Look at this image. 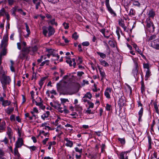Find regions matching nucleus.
Instances as JSON below:
<instances>
[{"mask_svg":"<svg viewBox=\"0 0 159 159\" xmlns=\"http://www.w3.org/2000/svg\"><path fill=\"white\" fill-rule=\"evenodd\" d=\"M75 151L76 152H79L80 153H81L82 151V149H79L78 148L76 147L75 148Z\"/></svg>","mask_w":159,"mask_h":159,"instance_id":"nucleus-51","label":"nucleus"},{"mask_svg":"<svg viewBox=\"0 0 159 159\" xmlns=\"http://www.w3.org/2000/svg\"><path fill=\"white\" fill-rule=\"evenodd\" d=\"M151 75V72L150 71V70H147L146 73L145 79V80H148Z\"/></svg>","mask_w":159,"mask_h":159,"instance_id":"nucleus-18","label":"nucleus"},{"mask_svg":"<svg viewBox=\"0 0 159 159\" xmlns=\"http://www.w3.org/2000/svg\"><path fill=\"white\" fill-rule=\"evenodd\" d=\"M2 142H4L5 144H7L8 142V140L6 137H5L4 139L2 141Z\"/></svg>","mask_w":159,"mask_h":159,"instance_id":"nucleus-53","label":"nucleus"},{"mask_svg":"<svg viewBox=\"0 0 159 159\" xmlns=\"http://www.w3.org/2000/svg\"><path fill=\"white\" fill-rule=\"evenodd\" d=\"M143 67L144 68L147 69V70H149V64L148 63H143Z\"/></svg>","mask_w":159,"mask_h":159,"instance_id":"nucleus-41","label":"nucleus"},{"mask_svg":"<svg viewBox=\"0 0 159 159\" xmlns=\"http://www.w3.org/2000/svg\"><path fill=\"white\" fill-rule=\"evenodd\" d=\"M153 105L154 106V108L156 110V112L157 113H158L159 112V111L157 103L156 102H153Z\"/></svg>","mask_w":159,"mask_h":159,"instance_id":"nucleus-34","label":"nucleus"},{"mask_svg":"<svg viewBox=\"0 0 159 159\" xmlns=\"http://www.w3.org/2000/svg\"><path fill=\"white\" fill-rule=\"evenodd\" d=\"M98 69L99 70L100 74L101 75V76L102 77V78L101 79V80H102L104 78H106V75L105 73L104 72V71H102L101 70V68H100L99 66H98Z\"/></svg>","mask_w":159,"mask_h":159,"instance_id":"nucleus-19","label":"nucleus"},{"mask_svg":"<svg viewBox=\"0 0 159 159\" xmlns=\"http://www.w3.org/2000/svg\"><path fill=\"white\" fill-rule=\"evenodd\" d=\"M65 140L67 142L66 144V145L67 146L70 147H72L73 145V143L72 141L69 140L67 138H65Z\"/></svg>","mask_w":159,"mask_h":159,"instance_id":"nucleus-14","label":"nucleus"},{"mask_svg":"<svg viewBox=\"0 0 159 159\" xmlns=\"http://www.w3.org/2000/svg\"><path fill=\"white\" fill-rule=\"evenodd\" d=\"M66 58L69 59L68 60H67L66 61V62L69 64V65L70 66H72V61L70 60V58H69V57H66Z\"/></svg>","mask_w":159,"mask_h":159,"instance_id":"nucleus-35","label":"nucleus"},{"mask_svg":"<svg viewBox=\"0 0 159 159\" xmlns=\"http://www.w3.org/2000/svg\"><path fill=\"white\" fill-rule=\"evenodd\" d=\"M8 34H6L4 35L0 44V46L1 48H2L3 47L7 46L8 45Z\"/></svg>","mask_w":159,"mask_h":159,"instance_id":"nucleus-5","label":"nucleus"},{"mask_svg":"<svg viewBox=\"0 0 159 159\" xmlns=\"http://www.w3.org/2000/svg\"><path fill=\"white\" fill-rule=\"evenodd\" d=\"M48 139H49L48 138H46L43 140L42 141L43 144L45 145L46 144L48 140Z\"/></svg>","mask_w":159,"mask_h":159,"instance_id":"nucleus-56","label":"nucleus"},{"mask_svg":"<svg viewBox=\"0 0 159 159\" xmlns=\"http://www.w3.org/2000/svg\"><path fill=\"white\" fill-rule=\"evenodd\" d=\"M23 144V141L22 139L21 138H18L16 142L15 147L17 148H20Z\"/></svg>","mask_w":159,"mask_h":159,"instance_id":"nucleus-8","label":"nucleus"},{"mask_svg":"<svg viewBox=\"0 0 159 159\" xmlns=\"http://www.w3.org/2000/svg\"><path fill=\"white\" fill-rule=\"evenodd\" d=\"M50 23L52 25H55L56 26L57 25V22L55 21V19H52V20L50 21Z\"/></svg>","mask_w":159,"mask_h":159,"instance_id":"nucleus-38","label":"nucleus"},{"mask_svg":"<svg viewBox=\"0 0 159 159\" xmlns=\"http://www.w3.org/2000/svg\"><path fill=\"white\" fill-rule=\"evenodd\" d=\"M47 78V77H44L43 78H42L40 80V81H39V84L40 86H41V88L42 87V85L43 84V81L46 80Z\"/></svg>","mask_w":159,"mask_h":159,"instance_id":"nucleus-25","label":"nucleus"},{"mask_svg":"<svg viewBox=\"0 0 159 159\" xmlns=\"http://www.w3.org/2000/svg\"><path fill=\"white\" fill-rule=\"evenodd\" d=\"M6 12L5 9L4 8H2L0 10V16H4Z\"/></svg>","mask_w":159,"mask_h":159,"instance_id":"nucleus-32","label":"nucleus"},{"mask_svg":"<svg viewBox=\"0 0 159 159\" xmlns=\"http://www.w3.org/2000/svg\"><path fill=\"white\" fill-rule=\"evenodd\" d=\"M133 45L134 48H135L136 50H137V49L139 50V48L136 44H133Z\"/></svg>","mask_w":159,"mask_h":159,"instance_id":"nucleus-60","label":"nucleus"},{"mask_svg":"<svg viewBox=\"0 0 159 159\" xmlns=\"http://www.w3.org/2000/svg\"><path fill=\"white\" fill-rule=\"evenodd\" d=\"M119 25L120 26H121L125 30L126 29V27L125 26L124 21L122 20L121 19L119 20Z\"/></svg>","mask_w":159,"mask_h":159,"instance_id":"nucleus-15","label":"nucleus"},{"mask_svg":"<svg viewBox=\"0 0 159 159\" xmlns=\"http://www.w3.org/2000/svg\"><path fill=\"white\" fill-rule=\"evenodd\" d=\"M156 35H151L149 37L148 39V40H151L154 39H155L156 38Z\"/></svg>","mask_w":159,"mask_h":159,"instance_id":"nucleus-45","label":"nucleus"},{"mask_svg":"<svg viewBox=\"0 0 159 159\" xmlns=\"http://www.w3.org/2000/svg\"><path fill=\"white\" fill-rule=\"evenodd\" d=\"M101 63V64L104 66H109V64L106 62L105 61L101 60L100 61Z\"/></svg>","mask_w":159,"mask_h":159,"instance_id":"nucleus-27","label":"nucleus"},{"mask_svg":"<svg viewBox=\"0 0 159 159\" xmlns=\"http://www.w3.org/2000/svg\"><path fill=\"white\" fill-rule=\"evenodd\" d=\"M77 33L75 32L72 35V37L75 40H76L78 38V36L77 35Z\"/></svg>","mask_w":159,"mask_h":159,"instance_id":"nucleus-39","label":"nucleus"},{"mask_svg":"<svg viewBox=\"0 0 159 159\" xmlns=\"http://www.w3.org/2000/svg\"><path fill=\"white\" fill-rule=\"evenodd\" d=\"M92 94L90 92H87L86 94H85L83 98H88L89 99H91L92 98Z\"/></svg>","mask_w":159,"mask_h":159,"instance_id":"nucleus-29","label":"nucleus"},{"mask_svg":"<svg viewBox=\"0 0 159 159\" xmlns=\"http://www.w3.org/2000/svg\"><path fill=\"white\" fill-rule=\"evenodd\" d=\"M88 104L89 105V107H88L89 108H93V107L94 104L93 103L90 102L89 101H88Z\"/></svg>","mask_w":159,"mask_h":159,"instance_id":"nucleus-43","label":"nucleus"},{"mask_svg":"<svg viewBox=\"0 0 159 159\" xmlns=\"http://www.w3.org/2000/svg\"><path fill=\"white\" fill-rule=\"evenodd\" d=\"M14 107L10 108H8L7 110H5V111L7 114H10L14 111Z\"/></svg>","mask_w":159,"mask_h":159,"instance_id":"nucleus-30","label":"nucleus"},{"mask_svg":"<svg viewBox=\"0 0 159 159\" xmlns=\"http://www.w3.org/2000/svg\"><path fill=\"white\" fill-rule=\"evenodd\" d=\"M55 104L57 106V107H58V110L59 111L62 113L63 112V111L62 110V108L61 107V104L59 103L58 102H56L55 103Z\"/></svg>","mask_w":159,"mask_h":159,"instance_id":"nucleus-17","label":"nucleus"},{"mask_svg":"<svg viewBox=\"0 0 159 159\" xmlns=\"http://www.w3.org/2000/svg\"><path fill=\"white\" fill-rule=\"evenodd\" d=\"M118 140L122 146L125 144V141L124 138H118Z\"/></svg>","mask_w":159,"mask_h":159,"instance_id":"nucleus-24","label":"nucleus"},{"mask_svg":"<svg viewBox=\"0 0 159 159\" xmlns=\"http://www.w3.org/2000/svg\"><path fill=\"white\" fill-rule=\"evenodd\" d=\"M97 53L99 55L101 58H102L103 59L105 58L106 57V55L105 54L101 52H97Z\"/></svg>","mask_w":159,"mask_h":159,"instance_id":"nucleus-31","label":"nucleus"},{"mask_svg":"<svg viewBox=\"0 0 159 159\" xmlns=\"http://www.w3.org/2000/svg\"><path fill=\"white\" fill-rule=\"evenodd\" d=\"M17 48H18V49H19V50H21V48L20 43V42L18 43H17Z\"/></svg>","mask_w":159,"mask_h":159,"instance_id":"nucleus-57","label":"nucleus"},{"mask_svg":"<svg viewBox=\"0 0 159 159\" xmlns=\"http://www.w3.org/2000/svg\"><path fill=\"white\" fill-rule=\"evenodd\" d=\"M0 81L3 89H6L7 87V85L10 84L11 81V79L9 76L5 75L0 77Z\"/></svg>","mask_w":159,"mask_h":159,"instance_id":"nucleus-1","label":"nucleus"},{"mask_svg":"<svg viewBox=\"0 0 159 159\" xmlns=\"http://www.w3.org/2000/svg\"><path fill=\"white\" fill-rule=\"evenodd\" d=\"M25 27L26 28V30L27 32V34L26 35H25L24 36L25 37H27L29 36V35L30 34V32L29 27L27 23H25Z\"/></svg>","mask_w":159,"mask_h":159,"instance_id":"nucleus-16","label":"nucleus"},{"mask_svg":"<svg viewBox=\"0 0 159 159\" xmlns=\"http://www.w3.org/2000/svg\"><path fill=\"white\" fill-rule=\"evenodd\" d=\"M63 82L64 83L66 84V81H63L62 80H61L59 83H58L57 84V89L58 91H61V85L62 82Z\"/></svg>","mask_w":159,"mask_h":159,"instance_id":"nucleus-12","label":"nucleus"},{"mask_svg":"<svg viewBox=\"0 0 159 159\" xmlns=\"http://www.w3.org/2000/svg\"><path fill=\"white\" fill-rule=\"evenodd\" d=\"M111 108V106L108 104H107L106 105V109L107 111H110Z\"/></svg>","mask_w":159,"mask_h":159,"instance_id":"nucleus-44","label":"nucleus"},{"mask_svg":"<svg viewBox=\"0 0 159 159\" xmlns=\"http://www.w3.org/2000/svg\"><path fill=\"white\" fill-rule=\"evenodd\" d=\"M16 11L20 12L21 14L23 15L24 16L26 15V13L25 12H23L22 10L20 9H16Z\"/></svg>","mask_w":159,"mask_h":159,"instance_id":"nucleus-37","label":"nucleus"},{"mask_svg":"<svg viewBox=\"0 0 159 159\" xmlns=\"http://www.w3.org/2000/svg\"><path fill=\"white\" fill-rule=\"evenodd\" d=\"M111 90L110 88H107L106 89L105 92L104 94L107 98L109 99L111 98L109 93H111Z\"/></svg>","mask_w":159,"mask_h":159,"instance_id":"nucleus-10","label":"nucleus"},{"mask_svg":"<svg viewBox=\"0 0 159 159\" xmlns=\"http://www.w3.org/2000/svg\"><path fill=\"white\" fill-rule=\"evenodd\" d=\"M8 4L10 5H11L13 4L14 2V0H7Z\"/></svg>","mask_w":159,"mask_h":159,"instance_id":"nucleus-49","label":"nucleus"},{"mask_svg":"<svg viewBox=\"0 0 159 159\" xmlns=\"http://www.w3.org/2000/svg\"><path fill=\"white\" fill-rule=\"evenodd\" d=\"M133 4L135 6H139L140 5V3L138 1H135L134 2Z\"/></svg>","mask_w":159,"mask_h":159,"instance_id":"nucleus-50","label":"nucleus"},{"mask_svg":"<svg viewBox=\"0 0 159 159\" xmlns=\"http://www.w3.org/2000/svg\"><path fill=\"white\" fill-rule=\"evenodd\" d=\"M63 25L64 26V28L65 29H67L69 28V26L68 24L64 22L63 24Z\"/></svg>","mask_w":159,"mask_h":159,"instance_id":"nucleus-47","label":"nucleus"},{"mask_svg":"<svg viewBox=\"0 0 159 159\" xmlns=\"http://www.w3.org/2000/svg\"><path fill=\"white\" fill-rule=\"evenodd\" d=\"M108 11L111 14H113L114 16H116V14L114 11L112 10V8L110 6L107 7Z\"/></svg>","mask_w":159,"mask_h":159,"instance_id":"nucleus-23","label":"nucleus"},{"mask_svg":"<svg viewBox=\"0 0 159 159\" xmlns=\"http://www.w3.org/2000/svg\"><path fill=\"white\" fill-rule=\"evenodd\" d=\"M61 103H64L66 102H69L68 99H67L61 98Z\"/></svg>","mask_w":159,"mask_h":159,"instance_id":"nucleus-46","label":"nucleus"},{"mask_svg":"<svg viewBox=\"0 0 159 159\" xmlns=\"http://www.w3.org/2000/svg\"><path fill=\"white\" fill-rule=\"evenodd\" d=\"M60 72H61V74L60 75V77H61L64 74V70H62L61 69H60Z\"/></svg>","mask_w":159,"mask_h":159,"instance_id":"nucleus-63","label":"nucleus"},{"mask_svg":"<svg viewBox=\"0 0 159 159\" xmlns=\"http://www.w3.org/2000/svg\"><path fill=\"white\" fill-rule=\"evenodd\" d=\"M84 74V73L82 71L78 72H77V75L79 76H81Z\"/></svg>","mask_w":159,"mask_h":159,"instance_id":"nucleus-61","label":"nucleus"},{"mask_svg":"<svg viewBox=\"0 0 159 159\" xmlns=\"http://www.w3.org/2000/svg\"><path fill=\"white\" fill-rule=\"evenodd\" d=\"M6 128V123L5 121L2 122L0 125V132L5 130Z\"/></svg>","mask_w":159,"mask_h":159,"instance_id":"nucleus-13","label":"nucleus"},{"mask_svg":"<svg viewBox=\"0 0 159 159\" xmlns=\"http://www.w3.org/2000/svg\"><path fill=\"white\" fill-rule=\"evenodd\" d=\"M7 47H3L0 53V56L2 57L3 56H6L7 53Z\"/></svg>","mask_w":159,"mask_h":159,"instance_id":"nucleus-9","label":"nucleus"},{"mask_svg":"<svg viewBox=\"0 0 159 159\" xmlns=\"http://www.w3.org/2000/svg\"><path fill=\"white\" fill-rule=\"evenodd\" d=\"M30 47H23L20 51V53L19 56V58L22 59H24L26 57L27 55L29 53Z\"/></svg>","mask_w":159,"mask_h":159,"instance_id":"nucleus-3","label":"nucleus"},{"mask_svg":"<svg viewBox=\"0 0 159 159\" xmlns=\"http://www.w3.org/2000/svg\"><path fill=\"white\" fill-rule=\"evenodd\" d=\"M82 110V107L79 106H77L75 107V110L79 112L81 111Z\"/></svg>","mask_w":159,"mask_h":159,"instance_id":"nucleus-40","label":"nucleus"},{"mask_svg":"<svg viewBox=\"0 0 159 159\" xmlns=\"http://www.w3.org/2000/svg\"><path fill=\"white\" fill-rule=\"evenodd\" d=\"M18 148H15L14 149V154L15 156H16L18 157H20V154L19 153Z\"/></svg>","mask_w":159,"mask_h":159,"instance_id":"nucleus-28","label":"nucleus"},{"mask_svg":"<svg viewBox=\"0 0 159 159\" xmlns=\"http://www.w3.org/2000/svg\"><path fill=\"white\" fill-rule=\"evenodd\" d=\"M148 142L149 143V146L148 148V150H149L150 149L152 148V146H151V144H152V139L151 138V137L150 136H148Z\"/></svg>","mask_w":159,"mask_h":159,"instance_id":"nucleus-26","label":"nucleus"},{"mask_svg":"<svg viewBox=\"0 0 159 159\" xmlns=\"http://www.w3.org/2000/svg\"><path fill=\"white\" fill-rule=\"evenodd\" d=\"M82 45L84 46H87L89 45V43L88 42H84L82 43Z\"/></svg>","mask_w":159,"mask_h":159,"instance_id":"nucleus-48","label":"nucleus"},{"mask_svg":"<svg viewBox=\"0 0 159 159\" xmlns=\"http://www.w3.org/2000/svg\"><path fill=\"white\" fill-rule=\"evenodd\" d=\"M146 23L148 30L150 32H154L155 27L153 22L150 20V19H147L146 20Z\"/></svg>","mask_w":159,"mask_h":159,"instance_id":"nucleus-4","label":"nucleus"},{"mask_svg":"<svg viewBox=\"0 0 159 159\" xmlns=\"http://www.w3.org/2000/svg\"><path fill=\"white\" fill-rule=\"evenodd\" d=\"M49 60H46L42 62L40 64V66H43L45 64H46V65L48 66L49 65Z\"/></svg>","mask_w":159,"mask_h":159,"instance_id":"nucleus-33","label":"nucleus"},{"mask_svg":"<svg viewBox=\"0 0 159 159\" xmlns=\"http://www.w3.org/2000/svg\"><path fill=\"white\" fill-rule=\"evenodd\" d=\"M11 103V101L7 100H5L2 102V105L4 107H6L9 105Z\"/></svg>","mask_w":159,"mask_h":159,"instance_id":"nucleus-20","label":"nucleus"},{"mask_svg":"<svg viewBox=\"0 0 159 159\" xmlns=\"http://www.w3.org/2000/svg\"><path fill=\"white\" fill-rule=\"evenodd\" d=\"M89 156L90 157L91 159H95L96 158V155L95 154V155H91L90 154H89Z\"/></svg>","mask_w":159,"mask_h":159,"instance_id":"nucleus-54","label":"nucleus"},{"mask_svg":"<svg viewBox=\"0 0 159 159\" xmlns=\"http://www.w3.org/2000/svg\"><path fill=\"white\" fill-rule=\"evenodd\" d=\"M7 134L8 135L9 138L11 139L12 138V131L11 128L9 126L7 127Z\"/></svg>","mask_w":159,"mask_h":159,"instance_id":"nucleus-11","label":"nucleus"},{"mask_svg":"<svg viewBox=\"0 0 159 159\" xmlns=\"http://www.w3.org/2000/svg\"><path fill=\"white\" fill-rule=\"evenodd\" d=\"M151 46L154 48L159 49V39H156L152 41Z\"/></svg>","mask_w":159,"mask_h":159,"instance_id":"nucleus-6","label":"nucleus"},{"mask_svg":"<svg viewBox=\"0 0 159 159\" xmlns=\"http://www.w3.org/2000/svg\"><path fill=\"white\" fill-rule=\"evenodd\" d=\"M30 148L33 151H35L37 149L36 147L34 146L30 147Z\"/></svg>","mask_w":159,"mask_h":159,"instance_id":"nucleus-64","label":"nucleus"},{"mask_svg":"<svg viewBox=\"0 0 159 159\" xmlns=\"http://www.w3.org/2000/svg\"><path fill=\"white\" fill-rule=\"evenodd\" d=\"M125 103V98L124 96H121L119 99L118 102V105L120 107H122L124 106Z\"/></svg>","mask_w":159,"mask_h":159,"instance_id":"nucleus-7","label":"nucleus"},{"mask_svg":"<svg viewBox=\"0 0 159 159\" xmlns=\"http://www.w3.org/2000/svg\"><path fill=\"white\" fill-rule=\"evenodd\" d=\"M39 106L40 108L43 110L45 108V106H44L43 105V104L42 103H42L41 102V104Z\"/></svg>","mask_w":159,"mask_h":159,"instance_id":"nucleus-55","label":"nucleus"},{"mask_svg":"<svg viewBox=\"0 0 159 159\" xmlns=\"http://www.w3.org/2000/svg\"><path fill=\"white\" fill-rule=\"evenodd\" d=\"M43 34L45 36H47V34L48 31V36L50 37L53 35L55 33L54 29L51 26H49L48 27L44 26L42 27Z\"/></svg>","mask_w":159,"mask_h":159,"instance_id":"nucleus-2","label":"nucleus"},{"mask_svg":"<svg viewBox=\"0 0 159 159\" xmlns=\"http://www.w3.org/2000/svg\"><path fill=\"white\" fill-rule=\"evenodd\" d=\"M155 12L152 10H150L149 11V13L148 14L149 17H152V18H153L155 16Z\"/></svg>","mask_w":159,"mask_h":159,"instance_id":"nucleus-22","label":"nucleus"},{"mask_svg":"<svg viewBox=\"0 0 159 159\" xmlns=\"http://www.w3.org/2000/svg\"><path fill=\"white\" fill-rule=\"evenodd\" d=\"M143 107H141L140 110L139 112V121L141 120V117L143 115Z\"/></svg>","mask_w":159,"mask_h":159,"instance_id":"nucleus-21","label":"nucleus"},{"mask_svg":"<svg viewBox=\"0 0 159 159\" xmlns=\"http://www.w3.org/2000/svg\"><path fill=\"white\" fill-rule=\"evenodd\" d=\"M108 44L111 47H115V45L113 42L111 40H109L108 41Z\"/></svg>","mask_w":159,"mask_h":159,"instance_id":"nucleus-42","label":"nucleus"},{"mask_svg":"<svg viewBox=\"0 0 159 159\" xmlns=\"http://www.w3.org/2000/svg\"><path fill=\"white\" fill-rule=\"evenodd\" d=\"M105 146V144H102V146H101V152H103V151H104Z\"/></svg>","mask_w":159,"mask_h":159,"instance_id":"nucleus-59","label":"nucleus"},{"mask_svg":"<svg viewBox=\"0 0 159 159\" xmlns=\"http://www.w3.org/2000/svg\"><path fill=\"white\" fill-rule=\"evenodd\" d=\"M48 116L46 115V114H44L41 116L42 118L44 120H45V118H48Z\"/></svg>","mask_w":159,"mask_h":159,"instance_id":"nucleus-58","label":"nucleus"},{"mask_svg":"<svg viewBox=\"0 0 159 159\" xmlns=\"http://www.w3.org/2000/svg\"><path fill=\"white\" fill-rule=\"evenodd\" d=\"M126 152H122L120 154V159H125V154Z\"/></svg>","mask_w":159,"mask_h":159,"instance_id":"nucleus-36","label":"nucleus"},{"mask_svg":"<svg viewBox=\"0 0 159 159\" xmlns=\"http://www.w3.org/2000/svg\"><path fill=\"white\" fill-rule=\"evenodd\" d=\"M48 1L49 2L54 4L55 3L58 2L56 0H48Z\"/></svg>","mask_w":159,"mask_h":159,"instance_id":"nucleus-62","label":"nucleus"},{"mask_svg":"<svg viewBox=\"0 0 159 159\" xmlns=\"http://www.w3.org/2000/svg\"><path fill=\"white\" fill-rule=\"evenodd\" d=\"M38 50V48L36 46H35L32 48V50L33 52H35Z\"/></svg>","mask_w":159,"mask_h":159,"instance_id":"nucleus-52","label":"nucleus"}]
</instances>
